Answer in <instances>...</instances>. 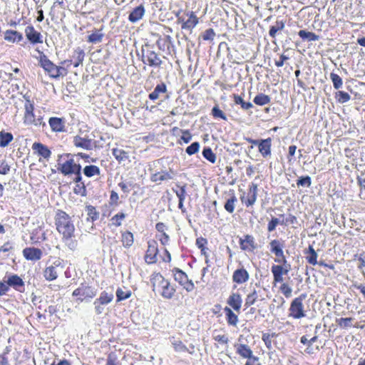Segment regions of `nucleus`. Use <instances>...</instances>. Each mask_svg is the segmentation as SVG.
<instances>
[{
	"label": "nucleus",
	"instance_id": "obj_49",
	"mask_svg": "<svg viewBox=\"0 0 365 365\" xmlns=\"http://www.w3.org/2000/svg\"><path fill=\"white\" fill-rule=\"evenodd\" d=\"M130 296L131 292L130 290H123L119 288L116 291V297L118 301H122L128 299Z\"/></svg>",
	"mask_w": 365,
	"mask_h": 365
},
{
	"label": "nucleus",
	"instance_id": "obj_41",
	"mask_svg": "<svg viewBox=\"0 0 365 365\" xmlns=\"http://www.w3.org/2000/svg\"><path fill=\"white\" fill-rule=\"evenodd\" d=\"M233 98H234L235 103L236 104L240 105L241 108L244 110H249L253 107L252 103H251L250 102H245L243 101V99L242 98V97H240L237 95L235 94L233 96Z\"/></svg>",
	"mask_w": 365,
	"mask_h": 365
},
{
	"label": "nucleus",
	"instance_id": "obj_39",
	"mask_svg": "<svg viewBox=\"0 0 365 365\" xmlns=\"http://www.w3.org/2000/svg\"><path fill=\"white\" fill-rule=\"evenodd\" d=\"M13 140V135L10 133L1 131L0 133V146L6 147Z\"/></svg>",
	"mask_w": 365,
	"mask_h": 365
},
{
	"label": "nucleus",
	"instance_id": "obj_45",
	"mask_svg": "<svg viewBox=\"0 0 365 365\" xmlns=\"http://www.w3.org/2000/svg\"><path fill=\"white\" fill-rule=\"evenodd\" d=\"M284 28V23L283 21H277L275 25L272 26L269 31L271 37L274 38L278 31H281Z\"/></svg>",
	"mask_w": 365,
	"mask_h": 365
},
{
	"label": "nucleus",
	"instance_id": "obj_15",
	"mask_svg": "<svg viewBox=\"0 0 365 365\" xmlns=\"http://www.w3.org/2000/svg\"><path fill=\"white\" fill-rule=\"evenodd\" d=\"M73 143L76 148H80L86 150L92 149V140L87 137L76 135L73 138Z\"/></svg>",
	"mask_w": 365,
	"mask_h": 365
},
{
	"label": "nucleus",
	"instance_id": "obj_38",
	"mask_svg": "<svg viewBox=\"0 0 365 365\" xmlns=\"http://www.w3.org/2000/svg\"><path fill=\"white\" fill-rule=\"evenodd\" d=\"M298 35L303 39H307L310 41H316L319 40V36L314 33L307 31L305 30H300Z\"/></svg>",
	"mask_w": 365,
	"mask_h": 365
},
{
	"label": "nucleus",
	"instance_id": "obj_6",
	"mask_svg": "<svg viewBox=\"0 0 365 365\" xmlns=\"http://www.w3.org/2000/svg\"><path fill=\"white\" fill-rule=\"evenodd\" d=\"M282 262H283L282 265L274 264L272 266L271 271L274 283L282 282L284 281L283 276L287 274L290 270V265L287 263V260L284 259Z\"/></svg>",
	"mask_w": 365,
	"mask_h": 365
},
{
	"label": "nucleus",
	"instance_id": "obj_50",
	"mask_svg": "<svg viewBox=\"0 0 365 365\" xmlns=\"http://www.w3.org/2000/svg\"><path fill=\"white\" fill-rule=\"evenodd\" d=\"M258 298V294L257 291L255 289L252 292L249 294L245 299V306L250 307L252 304H254L256 302V300Z\"/></svg>",
	"mask_w": 365,
	"mask_h": 365
},
{
	"label": "nucleus",
	"instance_id": "obj_2",
	"mask_svg": "<svg viewBox=\"0 0 365 365\" xmlns=\"http://www.w3.org/2000/svg\"><path fill=\"white\" fill-rule=\"evenodd\" d=\"M152 283L153 291L158 292L164 298L171 299L173 297L175 289L160 274L158 273L153 276Z\"/></svg>",
	"mask_w": 365,
	"mask_h": 365
},
{
	"label": "nucleus",
	"instance_id": "obj_43",
	"mask_svg": "<svg viewBox=\"0 0 365 365\" xmlns=\"http://www.w3.org/2000/svg\"><path fill=\"white\" fill-rule=\"evenodd\" d=\"M330 79L333 83V86L335 89H339L342 87L343 81L342 78L334 73H330Z\"/></svg>",
	"mask_w": 365,
	"mask_h": 365
},
{
	"label": "nucleus",
	"instance_id": "obj_40",
	"mask_svg": "<svg viewBox=\"0 0 365 365\" xmlns=\"http://www.w3.org/2000/svg\"><path fill=\"white\" fill-rule=\"evenodd\" d=\"M270 97L267 95L260 93L254 98V103L259 106H264L270 102Z\"/></svg>",
	"mask_w": 365,
	"mask_h": 365
},
{
	"label": "nucleus",
	"instance_id": "obj_22",
	"mask_svg": "<svg viewBox=\"0 0 365 365\" xmlns=\"http://www.w3.org/2000/svg\"><path fill=\"white\" fill-rule=\"evenodd\" d=\"M49 125L53 132H63L64 131L65 122L63 119L51 117L48 120Z\"/></svg>",
	"mask_w": 365,
	"mask_h": 365
},
{
	"label": "nucleus",
	"instance_id": "obj_29",
	"mask_svg": "<svg viewBox=\"0 0 365 365\" xmlns=\"http://www.w3.org/2000/svg\"><path fill=\"white\" fill-rule=\"evenodd\" d=\"M23 38L22 34L16 31L7 30L4 34V39L9 42L18 43Z\"/></svg>",
	"mask_w": 365,
	"mask_h": 365
},
{
	"label": "nucleus",
	"instance_id": "obj_19",
	"mask_svg": "<svg viewBox=\"0 0 365 365\" xmlns=\"http://www.w3.org/2000/svg\"><path fill=\"white\" fill-rule=\"evenodd\" d=\"M23 255L26 259L38 260L41 259L42 252L38 248L27 247L23 250Z\"/></svg>",
	"mask_w": 365,
	"mask_h": 365
},
{
	"label": "nucleus",
	"instance_id": "obj_25",
	"mask_svg": "<svg viewBox=\"0 0 365 365\" xmlns=\"http://www.w3.org/2000/svg\"><path fill=\"white\" fill-rule=\"evenodd\" d=\"M259 151L264 158L270 156L271 155V138H267L259 141L258 145Z\"/></svg>",
	"mask_w": 365,
	"mask_h": 365
},
{
	"label": "nucleus",
	"instance_id": "obj_28",
	"mask_svg": "<svg viewBox=\"0 0 365 365\" xmlns=\"http://www.w3.org/2000/svg\"><path fill=\"white\" fill-rule=\"evenodd\" d=\"M167 92V87L164 83H161L157 85L154 89V91L149 94V98L152 101L157 100L160 98L162 94H164Z\"/></svg>",
	"mask_w": 365,
	"mask_h": 365
},
{
	"label": "nucleus",
	"instance_id": "obj_26",
	"mask_svg": "<svg viewBox=\"0 0 365 365\" xmlns=\"http://www.w3.org/2000/svg\"><path fill=\"white\" fill-rule=\"evenodd\" d=\"M242 302L241 296L238 293H232L227 299V304L237 312L240 310Z\"/></svg>",
	"mask_w": 365,
	"mask_h": 365
},
{
	"label": "nucleus",
	"instance_id": "obj_53",
	"mask_svg": "<svg viewBox=\"0 0 365 365\" xmlns=\"http://www.w3.org/2000/svg\"><path fill=\"white\" fill-rule=\"evenodd\" d=\"M200 149V143L197 142L192 143L190 145H189L186 148V153L189 155H192L193 154L197 153Z\"/></svg>",
	"mask_w": 365,
	"mask_h": 365
},
{
	"label": "nucleus",
	"instance_id": "obj_52",
	"mask_svg": "<svg viewBox=\"0 0 365 365\" xmlns=\"http://www.w3.org/2000/svg\"><path fill=\"white\" fill-rule=\"evenodd\" d=\"M279 290L287 298H289L292 296V288L287 283H282Z\"/></svg>",
	"mask_w": 365,
	"mask_h": 365
},
{
	"label": "nucleus",
	"instance_id": "obj_1",
	"mask_svg": "<svg viewBox=\"0 0 365 365\" xmlns=\"http://www.w3.org/2000/svg\"><path fill=\"white\" fill-rule=\"evenodd\" d=\"M56 229L62 234L63 240L71 250H74L76 242L72 240L75 227L71 222L70 216L65 212L58 210L55 217Z\"/></svg>",
	"mask_w": 365,
	"mask_h": 365
},
{
	"label": "nucleus",
	"instance_id": "obj_4",
	"mask_svg": "<svg viewBox=\"0 0 365 365\" xmlns=\"http://www.w3.org/2000/svg\"><path fill=\"white\" fill-rule=\"evenodd\" d=\"M24 109V123L25 124L34 126L46 125L45 122L43 120V116L41 115H36L34 113V105L29 99L26 100Z\"/></svg>",
	"mask_w": 365,
	"mask_h": 365
},
{
	"label": "nucleus",
	"instance_id": "obj_36",
	"mask_svg": "<svg viewBox=\"0 0 365 365\" xmlns=\"http://www.w3.org/2000/svg\"><path fill=\"white\" fill-rule=\"evenodd\" d=\"M122 243L125 247H130L133 245L134 239L133 235L130 232H125L122 234Z\"/></svg>",
	"mask_w": 365,
	"mask_h": 365
},
{
	"label": "nucleus",
	"instance_id": "obj_37",
	"mask_svg": "<svg viewBox=\"0 0 365 365\" xmlns=\"http://www.w3.org/2000/svg\"><path fill=\"white\" fill-rule=\"evenodd\" d=\"M83 173L87 177H93L100 175V169L96 165H87L83 169Z\"/></svg>",
	"mask_w": 365,
	"mask_h": 365
},
{
	"label": "nucleus",
	"instance_id": "obj_55",
	"mask_svg": "<svg viewBox=\"0 0 365 365\" xmlns=\"http://www.w3.org/2000/svg\"><path fill=\"white\" fill-rule=\"evenodd\" d=\"M282 222L276 217H273L268 224L267 230L269 232H272L275 230L277 225L281 224Z\"/></svg>",
	"mask_w": 365,
	"mask_h": 365
},
{
	"label": "nucleus",
	"instance_id": "obj_3",
	"mask_svg": "<svg viewBox=\"0 0 365 365\" xmlns=\"http://www.w3.org/2000/svg\"><path fill=\"white\" fill-rule=\"evenodd\" d=\"M38 53L39 56H36V58L38 59L40 66L50 77L56 78L62 75V71H64L63 67L53 63L43 53L39 51H38Z\"/></svg>",
	"mask_w": 365,
	"mask_h": 365
},
{
	"label": "nucleus",
	"instance_id": "obj_16",
	"mask_svg": "<svg viewBox=\"0 0 365 365\" xmlns=\"http://www.w3.org/2000/svg\"><path fill=\"white\" fill-rule=\"evenodd\" d=\"M240 245L242 250L248 252H252L257 247L254 237L250 235H246L243 238H240Z\"/></svg>",
	"mask_w": 365,
	"mask_h": 365
},
{
	"label": "nucleus",
	"instance_id": "obj_48",
	"mask_svg": "<svg viewBox=\"0 0 365 365\" xmlns=\"http://www.w3.org/2000/svg\"><path fill=\"white\" fill-rule=\"evenodd\" d=\"M237 202V197L235 196L231 197L228 199L225 205V209L230 213H232L235 210V202Z\"/></svg>",
	"mask_w": 365,
	"mask_h": 365
},
{
	"label": "nucleus",
	"instance_id": "obj_7",
	"mask_svg": "<svg viewBox=\"0 0 365 365\" xmlns=\"http://www.w3.org/2000/svg\"><path fill=\"white\" fill-rule=\"evenodd\" d=\"M113 299V294L107 292H102L100 297L93 303L95 312L97 314H101L105 310V306Z\"/></svg>",
	"mask_w": 365,
	"mask_h": 365
},
{
	"label": "nucleus",
	"instance_id": "obj_17",
	"mask_svg": "<svg viewBox=\"0 0 365 365\" xmlns=\"http://www.w3.org/2000/svg\"><path fill=\"white\" fill-rule=\"evenodd\" d=\"M112 153L115 158L119 163H124L125 162H130V152L123 148H115L112 149Z\"/></svg>",
	"mask_w": 365,
	"mask_h": 365
},
{
	"label": "nucleus",
	"instance_id": "obj_35",
	"mask_svg": "<svg viewBox=\"0 0 365 365\" xmlns=\"http://www.w3.org/2000/svg\"><path fill=\"white\" fill-rule=\"evenodd\" d=\"M225 312L226 314V318L229 324L232 326H237L238 322L237 316L232 311V309L227 307L225 308Z\"/></svg>",
	"mask_w": 365,
	"mask_h": 365
},
{
	"label": "nucleus",
	"instance_id": "obj_21",
	"mask_svg": "<svg viewBox=\"0 0 365 365\" xmlns=\"http://www.w3.org/2000/svg\"><path fill=\"white\" fill-rule=\"evenodd\" d=\"M32 149L38 155L47 160L50 158L51 155V152L48 148V147L41 143H34L32 145Z\"/></svg>",
	"mask_w": 365,
	"mask_h": 365
},
{
	"label": "nucleus",
	"instance_id": "obj_51",
	"mask_svg": "<svg viewBox=\"0 0 365 365\" xmlns=\"http://www.w3.org/2000/svg\"><path fill=\"white\" fill-rule=\"evenodd\" d=\"M337 101L341 103H344L349 101L351 98L350 95L344 91H338L336 93Z\"/></svg>",
	"mask_w": 365,
	"mask_h": 365
},
{
	"label": "nucleus",
	"instance_id": "obj_46",
	"mask_svg": "<svg viewBox=\"0 0 365 365\" xmlns=\"http://www.w3.org/2000/svg\"><path fill=\"white\" fill-rule=\"evenodd\" d=\"M202 155L212 163H215L216 161V155L210 148H204Z\"/></svg>",
	"mask_w": 365,
	"mask_h": 365
},
{
	"label": "nucleus",
	"instance_id": "obj_60",
	"mask_svg": "<svg viewBox=\"0 0 365 365\" xmlns=\"http://www.w3.org/2000/svg\"><path fill=\"white\" fill-rule=\"evenodd\" d=\"M213 339L221 344H227L228 342V337L226 335L216 334L214 335Z\"/></svg>",
	"mask_w": 365,
	"mask_h": 365
},
{
	"label": "nucleus",
	"instance_id": "obj_54",
	"mask_svg": "<svg viewBox=\"0 0 365 365\" xmlns=\"http://www.w3.org/2000/svg\"><path fill=\"white\" fill-rule=\"evenodd\" d=\"M212 114L215 118H220L223 120H227V118L224 113L217 106H215L212 108Z\"/></svg>",
	"mask_w": 365,
	"mask_h": 365
},
{
	"label": "nucleus",
	"instance_id": "obj_27",
	"mask_svg": "<svg viewBox=\"0 0 365 365\" xmlns=\"http://www.w3.org/2000/svg\"><path fill=\"white\" fill-rule=\"evenodd\" d=\"M235 347L236 349V352L242 358L248 359L253 355L252 351L246 344H237L235 345Z\"/></svg>",
	"mask_w": 365,
	"mask_h": 365
},
{
	"label": "nucleus",
	"instance_id": "obj_34",
	"mask_svg": "<svg viewBox=\"0 0 365 365\" xmlns=\"http://www.w3.org/2000/svg\"><path fill=\"white\" fill-rule=\"evenodd\" d=\"M43 276L48 281L56 279L58 277L57 268L53 266L46 267L43 272Z\"/></svg>",
	"mask_w": 365,
	"mask_h": 365
},
{
	"label": "nucleus",
	"instance_id": "obj_42",
	"mask_svg": "<svg viewBox=\"0 0 365 365\" xmlns=\"http://www.w3.org/2000/svg\"><path fill=\"white\" fill-rule=\"evenodd\" d=\"M103 34L101 31H96L88 37V41L92 43H97L102 41Z\"/></svg>",
	"mask_w": 365,
	"mask_h": 365
},
{
	"label": "nucleus",
	"instance_id": "obj_33",
	"mask_svg": "<svg viewBox=\"0 0 365 365\" xmlns=\"http://www.w3.org/2000/svg\"><path fill=\"white\" fill-rule=\"evenodd\" d=\"M170 341L175 351L183 352L187 351L186 346L179 338L172 336L170 338Z\"/></svg>",
	"mask_w": 365,
	"mask_h": 365
},
{
	"label": "nucleus",
	"instance_id": "obj_9",
	"mask_svg": "<svg viewBox=\"0 0 365 365\" xmlns=\"http://www.w3.org/2000/svg\"><path fill=\"white\" fill-rule=\"evenodd\" d=\"M96 294V290L89 286H82L76 289H75L73 292V295L76 297H78V299L81 301L88 300L94 297Z\"/></svg>",
	"mask_w": 365,
	"mask_h": 365
},
{
	"label": "nucleus",
	"instance_id": "obj_14",
	"mask_svg": "<svg viewBox=\"0 0 365 365\" xmlns=\"http://www.w3.org/2000/svg\"><path fill=\"white\" fill-rule=\"evenodd\" d=\"M257 185L252 183L249 188L247 195L241 197L242 202L247 207L253 205L257 200Z\"/></svg>",
	"mask_w": 365,
	"mask_h": 365
},
{
	"label": "nucleus",
	"instance_id": "obj_63",
	"mask_svg": "<svg viewBox=\"0 0 365 365\" xmlns=\"http://www.w3.org/2000/svg\"><path fill=\"white\" fill-rule=\"evenodd\" d=\"M13 249L12 245L10 242H7L4 243L1 247H0V253L1 252H6Z\"/></svg>",
	"mask_w": 365,
	"mask_h": 365
},
{
	"label": "nucleus",
	"instance_id": "obj_10",
	"mask_svg": "<svg viewBox=\"0 0 365 365\" xmlns=\"http://www.w3.org/2000/svg\"><path fill=\"white\" fill-rule=\"evenodd\" d=\"M142 61L144 63L148 64L150 66L159 67L162 63V60L153 51L148 50L145 53L143 52Z\"/></svg>",
	"mask_w": 365,
	"mask_h": 365
},
{
	"label": "nucleus",
	"instance_id": "obj_59",
	"mask_svg": "<svg viewBox=\"0 0 365 365\" xmlns=\"http://www.w3.org/2000/svg\"><path fill=\"white\" fill-rule=\"evenodd\" d=\"M180 132L182 134L181 136V140H183L185 143H188L192 140V135L190 131L187 130H180Z\"/></svg>",
	"mask_w": 365,
	"mask_h": 365
},
{
	"label": "nucleus",
	"instance_id": "obj_32",
	"mask_svg": "<svg viewBox=\"0 0 365 365\" xmlns=\"http://www.w3.org/2000/svg\"><path fill=\"white\" fill-rule=\"evenodd\" d=\"M74 180L76 185L73 188V192L81 196H85L86 195V189L84 183L81 182V175L76 176Z\"/></svg>",
	"mask_w": 365,
	"mask_h": 365
},
{
	"label": "nucleus",
	"instance_id": "obj_58",
	"mask_svg": "<svg viewBox=\"0 0 365 365\" xmlns=\"http://www.w3.org/2000/svg\"><path fill=\"white\" fill-rule=\"evenodd\" d=\"M10 170V166L5 160H0V174L6 175Z\"/></svg>",
	"mask_w": 365,
	"mask_h": 365
},
{
	"label": "nucleus",
	"instance_id": "obj_31",
	"mask_svg": "<svg viewBox=\"0 0 365 365\" xmlns=\"http://www.w3.org/2000/svg\"><path fill=\"white\" fill-rule=\"evenodd\" d=\"M145 14V9L143 6L140 5L136 7L129 15V20L135 23L142 19Z\"/></svg>",
	"mask_w": 365,
	"mask_h": 365
},
{
	"label": "nucleus",
	"instance_id": "obj_24",
	"mask_svg": "<svg viewBox=\"0 0 365 365\" xmlns=\"http://www.w3.org/2000/svg\"><path fill=\"white\" fill-rule=\"evenodd\" d=\"M27 38L33 43H41V34L36 31L33 26H27L25 29Z\"/></svg>",
	"mask_w": 365,
	"mask_h": 365
},
{
	"label": "nucleus",
	"instance_id": "obj_62",
	"mask_svg": "<svg viewBox=\"0 0 365 365\" xmlns=\"http://www.w3.org/2000/svg\"><path fill=\"white\" fill-rule=\"evenodd\" d=\"M175 193L179 198V200H181V201H184L185 197V186L180 187L179 190H176Z\"/></svg>",
	"mask_w": 365,
	"mask_h": 365
},
{
	"label": "nucleus",
	"instance_id": "obj_20",
	"mask_svg": "<svg viewBox=\"0 0 365 365\" xmlns=\"http://www.w3.org/2000/svg\"><path fill=\"white\" fill-rule=\"evenodd\" d=\"M250 275L247 271L244 269H236L232 274L233 282L237 284H243L249 279Z\"/></svg>",
	"mask_w": 365,
	"mask_h": 365
},
{
	"label": "nucleus",
	"instance_id": "obj_61",
	"mask_svg": "<svg viewBox=\"0 0 365 365\" xmlns=\"http://www.w3.org/2000/svg\"><path fill=\"white\" fill-rule=\"evenodd\" d=\"M215 33L212 29H207L202 34V38L205 41L212 40L215 36Z\"/></svg>",
	"mask_w": 365,
	"mask_h": 365
},
{
	"label": "nucleus",
	"instance_id": "obj_64",
	"mask_svg": "<svg viewBox=\"0 0 365 365\" xmlns=\"http://www.w3.org/2000/svg\"><path fill=\"white\" fill-rule=\"evenodd\" d=\"M245 365H259L258 363V358L252 355L250 358L247 359Z\"/></svg>",
	"mask_w": 365,
	"mask_h": 365
},
{
	"label": "nucleus",
	"instance_id": "obj_56",
	"mask_svg": "<svg viewBox=\"0 0 365 365\" xmlns=\"http://www.w3.org/2000/svg\"><path fill=\"white\" fill-rule=\"evenodd\" d=\"M297 185L309 187L311 185V178L309 176L300 178L297 182Z\"/></svg>",
	"mask_w": 365,
	"mask_h": 365
},
{
	"label": "nucleus",
	"instance_id": "obj_57",
	"mask_svg": "<svg viewBox=\"0 0 365 365\" xmlns=\"http://www.w3.org/2000/svg\"><path fill=\"white\" fill-rule=\"evenodd\" d=\"M353 321L352 318H341L339 321V325L342 328H347L351 326V322Z\"/></svg>",
	"mask_w": 365,
	"mask_h": 365
},
{
	"label": "nucleus",
	"instance_id": "obj_23",
	"mask_svg": "<svg viewBox=\"0 0 365 365\" xmlns=\"http://www.w3.org/2000/svg\"><path fill=\"white\" fill-rule=\"evenodd\" d=\"M7 284L20 292L24 289V281L16 274H13L8 278Z\"/></svg>",
	"mask_w": 365,
	"mask_h": 365
},
{
	"label": "nucleus",
	"instance_id": "obj_5",
	"mask_svg": "<svg viewBox=\"0 0 365 365\" xmlns=\"http://www.w3.org/2000/svg\"><path fill=\"white\" fill-rule=\"evenodd\" d=\"M306 298V294H302L299 297L294 299L289 308V317L294 319H299L307 316V311L304 309L303 301Z\"/></svg>",
	"mask_w": 365,
	"mask_h": 365
},
{
	"label": "nucleus",
	"instance_id": "obj_13",
	"mask_svg": "<svg viewBox=\"0 0 365 365\" xmlns=\"http://www.w3.org/2000/svg\"><path fill=\"white\" fill-rule=\"evenodd\" d=\"M158 252V245L155 240L148 242V249L145 256V262L148 264L155 263L157 261V255Z\"/></svg>",
	"mask_w": 365,
	"mask_h": 365
},
{
	"label": "nucleus",
	"instance_id": "obj_12",
	"mask_svg": "<svg viewBox=\"0 0 365 365\" xmlns=\"http://www.w3.org/2000/svg\"><path fill=\"white\" fill-rule=\"evenodd\" d=\"M175 173L171 169L161 170L153 174L150 177L152 182L160 183L163 181H168L174 178Z\"/></svg>",
	"mask_w": 365,
	"mask_h": 365
},
{
	"label": "nucleus",
	"instance_id": "obj_18",
	"mask_svg": "<svg viewBox=\"0 0 365 365\" xmlns=\"http://www.w3.org/2000/svg\"><path fill=\"white\" fill-rule=\"evenodd\" d=\"M269 245L271 247L272 252L278 257V259H274L276 262H280L285 259L282 246L278 240H274L271 241Z\"/></svg>",
	"mask_w": 365,
	"mask_h": 365
},
{
	"label": "nucleus",
	"instance_id": "obj_30",
	"mask_svg": "<svg viewBox=\"0 0 365 365\" xmlns=\"http://www.w3.org/2000/svg\"><path fill=\"white\" fill-rule=\"evenodd\" d=\"M187 15L189 17L187 20L182 24V29L191 30L198 24V19L192 11L187 14Z\"/></svg>",
	"mask_w": 365,
	"mask_h": 365
},
{
	"label": "nucleus",
	"instance_id": "obj_47",
	"mask_svg": "<svg viewBox=\"0 0 365 365\" xmlns=\"http://www.w3.org/2000/svg\"><path fill=\"white\" fill-rule=\"evenodd\" d=\"M125 215L123 212L115 215L110 220L111 225L115 227H119L122 224V221L125 219Z\"/></svg>",
	"mask_w": 365,
	"mask_h": 365
},
{
	"label": "nucleus",
	"instance_id": "obj_11",
	"mask_svg": "<svg viewBox=\"0 0 365 365\" xmlns=\"http://www.w3.org/2000/svg\"><path fill=\"white\" fill-rule=\"evenodd\" d=\"M175 279L178 281L184 289L187 292H191L194 289V283L190 280L187 274L181 270L178 269L175 274Z\"/></svg>",
	"mask_w": 365,
	"mask_h": 365
},
{
	"label": "nucleus",
	"instance_id": "obj_8",
	"mask_svg": "<svg viewBox=\"0 0 365 365\" xmlns=\"http://www.w3.org/2000/svg\"><path fill=\"white\" fill-rule=\"evenodd\" d=\"M58 170L65 175L75 174L78 176L81 175V166L77 164L74 160L70 159L59 165Z\"/></svg>",
	"mask_w": 365,
	"mask_h": 365
},
{
	"label": "nucleus",
	"instance_id": "obj_44",
	"mask_svg": "<svg viewBox=\"0 0 365 365\" xmlns=\"http://www.w3.org/2000/svg\"><path fill=\"white\" fill-rule=\"evenodd\" d=\"M307 253L309 254V255L307 257L308 262L312 265H315L317 263V253L315 252V250L312 246L309 247V250Z\"/></svg>",
	"mask_w": 365,
	"mask_h": 365
}]
</instances>
